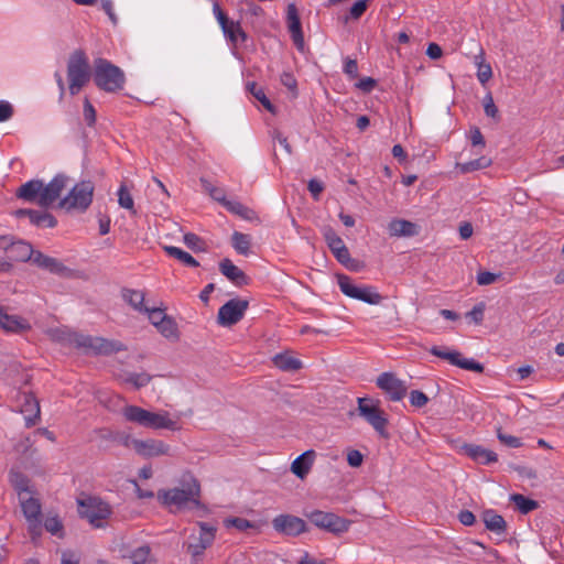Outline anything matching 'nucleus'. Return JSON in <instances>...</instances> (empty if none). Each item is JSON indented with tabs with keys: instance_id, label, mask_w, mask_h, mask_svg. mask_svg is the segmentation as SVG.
Listing matches in <instances>:
<instances>
[{
	"instance_id": "052dcab7",
	"label": "nucleus",
	"mask_w": 564,
	"mask_h": 564,
	"mask_svg": "<svg viewBox=\"0 0 564 564\" xmlns=\"http://www.w3.org/2000/svg\"><path fill=\"white\" fill-rule=\"evenodd\" d=\"M364 462V455L357 449H350L347 453V463L351 467H359Z\"/></svg>"
},
{
	"instance_id": "ddd939ff",
	"label": "nucleus",
	"mask_w": 564,
	"mask_h": 564,
	"mask_svg": "<svg viewBox=\"0 0 564 564\" xmlns=\"http://www.w3.org/2000/svg\"><path fill=\"white\" fill-rule=\"evenodd\" d=\"M433 356L441 359L447 360L451 365L459 367L465 370L475 372H482L484 366L474 359L463 358L460 352L456 350H449L443 346H433L429 350Z\"/></svg>"
},
{
	"instance_id": "a19ab883",
	"label": "nucleus",
	"mask_w": 564,
	"mask_h": 564,
	"mask_svg": "<svg viewBox=\"0 0 564 564\" xmlns=\"http://www.w3.org/2000/svg\"><path fill=\"white\" fill-rule=\"evenodd\" d=\"M152 377L147 372H127L122 377V381L124 383L132 384L135 389L143 388L148 386L151 381Z\"/></svg>"
},
{
	"instance_id": "7ed1b4c3",
	"label": "nucleus",
	"mask_w": 564,
	"mask_h": 564,
	"mask_svg": "<svg viewBox=\"0 0 564 564\" xmlns=\"http://www.w3.org/2000/svg\"><path fill=\"white\" fill-rule=\"evenodd\" d=\"M126 421L151 430L178 431V417L174 419L169 411L152 412L138 405H126L122 409Z\"/></svg>"
},
{
	"instance_id": "e433bc0d",
	"label": "nucleus",
	"mask_w": 564,
	"mask_h": 564,
	"mask_svg": "<svg viewBox=\"0 0 564 564\" xmlns=\"http://www.w3.org/2000/svg\"><path fill=\"white\" fill-rule=\"evenodd\" d=\"M164 250L170 257H173L181 261L184 265L196 268L198 267V262L189 254L188 252L182 250L178 247L166 246Z\"/></svg>"
},
{
	"instance_id": "9b49d317",
	"label": "nucleus",
	"mask_w": 564,
	"mask_h": 564,
	"mask_svg": "<svg viewBox=\"0 0 564 564\" xmlns=\"http://www.w3.org/2000/svg\"><path fill=\"white\" fill-rule=\"evenodd\" d=\"M310 521L319 529L339 534L347 532L350 521L332 512L313 511L308 514Z\"/></svg>"
},
{
	"instance_id": "473e14b6",
	"label": "nucleus",
	"mask_w": 564,
	"mask_h": 564,
	"mask_svg": "<svg viewBox=\"0 0 564 564\" xmlns=\"http://www.w3.org/2000/svg\"><path fill=\"white\" fill-rule=\"evenodd\" d=\"M21 508L26 520L29 519H37L41 516V505L37 499H35L32 494L29 496H24L19 498Z\"/></svg>"
},
{
	"instance_id": "774afa93",
	"label": "nucleus",
	"mask_w": 564,
	"mask_h": 564,
	"mask_svg": "<svg viewBox=\"0 0 564 564\" xmlns=\"http://www.w3.org/2000/svg\"><path fill=\"white\" fill-rule=\"evenodd\" d=\"M61 564H79V556L73 551H64L62 553Z\"/></svg>"
},
{
	"instance_id": "49530a36",
	"label": "nucleus",
	"mask_w": 564,
	"mask_h": 564,
	"mask_svg": "<svg viewBox=\"0 0 564 564\" xmlns=\"http://www.w3.org/2000/svg\"><path fill=\"white\" fill-rule=\"evenodd\" d=\"M227 528L234 527L239 531H247L248 529H254L256 524L245 518H228L225 520Z\"/></svg>"
},
{
	"instance_id": "4be33fe9",
	"label": "nucleus",
	"mask_w": 564,
	"mask_h": 564,
	"mask_svg": "<svg viewBox=\"0 0 564 564\" xmlns=\"http://www.w3.org/2000/svg\"><path fill=\"white\" fill-rule=\"evenodd\" d=\"M460 451L478 464L489 465L498 460V455L480 445L464 444Z\"/></svg>"
},
{
	"instance_id": "58836bf2",
	"label": "nucleus",
	"mask_w": 564,
	"mask_h": 564,
	"mask_svg": "<svg viewBox=\"0 0 564 564\" xmlns=\"http://www.w3.org/2000/svg\"><path fill=\"white\" fill-rule=\"evenodd\" d=\"M510 500L514 503L517 509L523 514H527L539 507L535 500L527 498L525 496L520 494L511 495Z\"/></svg>"
},
{
	"instance_id": "79ce46f5",
	"label": "nucleus",
	"mask_w": 564,
	"mask_h": 564,
	"mask_svg": "<svg viewBox=\"0 0 564 564\" xmlns=\"http://www.w3.org/2000/svg\"><path fill=\"white\" fill-rule=\"evenodd\" d=\"M247 89L252 94V96L259 100L262 106L270 112L274 113V107L269 100V98L265 96L264 90L259 87L256 83H248Z\"/></svg>"
},
{
	"instance_id": "a878e982",
	"label": "nucleus",
	"mask_w": 564,
	"mask_h": 564,
	"mask_svg": "<svg viewBox=\"0 0 564 564\" xmlns=\"http://www.w3.org/2000/svg\"><path fill=\"white\" fill-rule=\"evenodd\" d=\"M15 216L28 217L30 223L36 226L53 228L56 226L57 221L54 216L46 212H37L32 209H19L15 212Z\"/></svg>"
},
{
	"instance_id": "393cba45",
	"label": "nucleus",
	"mask_w": 564,
	"mask_h": 564,
	"mask_svg": "<svg viewBox=\"0 0 564 564\" xmlns=\"http://www.w3.org/2000/svg\"><path fill=\"white\" fill-rule=\"evenodd\" d=\"M316 453L313 449H308L297 456L291 464V471L300 479H304L310 473L314 462Z\"/></svg>"
},
{
	"instance_id": "a18cd8bd",
	"label": "nucleus",
	"mask_w": 564,
	"mask_h": 564,
	"mask_svg": "<svg viewBox=\"0 0 564 564\" xmlns=\"http://www.w3.org/2000/svg\"><path fill=\"white\" fill-rule=\"evenodd\" d=\"M492 77V68L490 64L485 63L484 61L477 62V79L479 83L485 86L490 78Z\"/></svg>"
},
{
	"instance_id": "6e6d98bb",
	"label": "nucleus",
	"mask_w": 564,
	"mask_h": 564,
	"mask_svg": "<svg viewBox=\"0 0 564 564\" xmlns=\"http://www.w3.org/2000/svg\"><path fill=\"white\" fill-rule=\"evenodd\" d=\"M429 402L427 395L419 390H413L410 393V403L415 408H423Z\"/></svg>"
},
{
	"instance_id": "6ab92c4d",
	"label": "nucleus",
	"mask_w": 564,
	"mask_h": 564,
	"mask_svg": "<svg viewBox=\"0 0 564 564\" xmlns=\"http://www.w3.org/2000/svg\"><path fill=\"white\" fill-rule=\"evenodd\" d=\"M199 534L192 535L193 541L188 544L187 550L193 556H198L210 546L215 540L216 528L206 522H198Z\"/></svg>"
},
{
	"instance_id": "5fc2aeb1",
	"label": "nucleus",
	"mask_w": 564,
	"mask_h": 564,
	"mask_svg": "<svg viewBox=\"0 0 564 564\" xmlns=\"http://www.w3.org/2000/svg\"><path fill=\"white\" fill-rule=\"evenodd\" d=\"M84 119L89 127H93L96 122V110L88 98L84 99Z\"/></svg>"
},
{
	"instance_id": "de8ad7c7",
	"label": "nucleus",
	"mask_w": 564,
	"mask_h": 564,
	"mask_svg": "<svg viewBox=\"0 0 564 564\" xmlns=\"http://www.w3.org/2000/svg\"><path fill=\"white\" fill-rule=\"evenodd\" d=\"M370 0H357L349 9V18L359 20L369 7Z\"/></svg>"
},
{
	"instance_id": "4c0bfd02",
	"label": "nucleus",
	"mask_w": 564,
	"mask_h": 564,
	"mask_svg": "<svg viewBox=\"0 0 564 564\" xmlns=\"http://www.w3.org/2000/svg\"><path fill=\"white\" fill-rule=\"evenodd\" d=\"M491 159L487 156H480L479 159L471 160L465 163H457L456 167L460 173L466 174L474 171L482 170L491 165Z\"/></svg>"
},
{
	"instance_id": "412c9836",
	"label": "nucleus",
	"mask_w": 564,
	"mask_h": 564,
	"mask_svg": "<svg viewBox=\"0 0 564 564\" xmlns=\"http://www.w3.org/2000/svg\"><path fill=\"white\" fill-rule=\"evenodd\" d=\"M286 21L291 37L295 46L302 51L304 48V36L299 12L294 3H290L288 6Z\"/></svg>"
},
{
	"instance_id": "39448f33",
	"label": "nucleus",
	"mask_w": 564,
	"mask_h": 564,
	"mask_svg": "<svg viewBox=\"0 0 564 564\" xmlns=\"http://www.w3.org/2000/svg\"><path fill=\"white\" fill-rule=\"evenodd\" d=\"M94 82L98 88L107 93H116L123 88V72L105 58H97L94 64Z\"/></svg>"
},
{
	"instance_id": "0eeeda50",
	"label": "nucleus",
	"mask_w": 564,
	"mask_h": 564,
	"mask_svg": "<svg viewBox=\"0 0 564 564\" xmlns=\"http://www.w3.org/2000/svg\"><path fill=\"white\" fill-rule=\"evenodd\" d=\"M68 89L70 95H77L90 79L89 64L83 51H75L67 64Z\"/></svg>"
},
{
	"instance_id": "4468645a",
	"label": "nucleus",
	"mask_w": 564,
	"mask_h": 564,
	"mask_svg": "<svg viewBox=\"0 0 564 564\" xmlns=\"http://www.w3.org/2000/svg\"><path fill=\"white\" fill-rule=\"evenodd\" d=\"M248 305V301L241 299H232L228 301L218 310V324L221 326H231L237 324L243 317Z\"/></svg>"
},
{
	"instance_id": "603ef678",
	"label": "nucleus",
	"mask_w": 564,
	"mask_h": 564,
	"mask_svg": "<svg viewBox=\"0 0 564 564\" xmlns=\"http://www.w3.org/2000/svg\"><path fill=\"white\" fill-rule=\"evenodd\" d=\"M143 313L148 314L149 321L151 322V324L154 327L159 326L160 323H162L163 319H165L169 316L164 313V310L155 308V307L154 308L148 307V311H143Z\"/></svg>"
},
{
	"instance_id": "e2e57ef3",
	"label": "nucleus",
	"mask_w": 564,
	"mask_h": 564,
	"mask_svg": "<svg viewBox=\"0 0 564 564\" xmlns=\"http://www.w3.org/2000/svg\"><path fill=\"white\" fill-rule=\"evenodd\" d=\"M13 115V108L8 101H0V122L9 120Z\"/></svg>"
},
{
	"instance_id": "c9c22d12",
	"label": "nucleus",
	"mask_w": 564,
	"mask_h": 564,
	"mask_svg": "<svg viewBox=\"0 0 564 564\" xmlns=\"http://www.w3.org/2000/svg\"><path fill=\"white\" fill-rule=\"evenodd\" d=\"M123 557L129 558L132 564H147L152 561L151 547L149 545H141L128 554H123Z\"/></svg>"
},
{
	"instance_id": "c03bdc74",
	"label": "nucleus",
	"mask_w": 564,
	"mask_h": 564,
	"mask_svg": "<svg viewBox=\"0 0 564 564\" xmlns=\"http://www.w3.org/2000/svg\"><path fill=\"white\" fill-rule=\"evenodd\" d=\"M118 203L120 207L130 210L132 214H135L134 202L131 194L128 192L126 186H120L118 191Z\"/></svg>"
},
{
	"instance_id": "2eb2a0df",
	"label": "nucleus",
	"mask_w": 564,
	"mask_h": 564,
	"mask_svg": "<svg viewBox=\"0 0 564 564\" xmlns=\"http://www.w3.org/2000/svg\"><path fill=\"white\" fill-rule=\"evenodd\" d=\"M213 12L218 21L226 39L234 45H236L239 41L243 42L247 39L245 31L242 30L239 22L231 21L228 19L227 14L221 10L218 3H214Z\"/></svg>"
},
{
	"instance_id": "f704fd0d",
	"label": "nucleus",
	"mask_w": 564,
	"mask_h": 564,
	"mask_svg": "<svg viewBox=\"0 0 564 564\" xmlns=\"http://www.w3.org/2000/svg\"><path fill=\"white\" fill-rule=\"evenodd\" d=\"M156 330L166 339L177 340L180 337L178 327L173 317L167 316L155 327Z\"/></svg>"
},
{
	"instance_id": "ea45409f",
	"label": "nucleus",
	"mask_w": 564,
	"mask_h": 564,
	"mask_svg": "<svg viewBox=\"0 0 564 564\" xmlns=\"http://www.w3.org/2000/svg\"><path fill=\"white\" fill-rule=\"evenodd\" d=\"M234 249L242 256H247L250 251L251 239L249 235L235 231L231 237Z\"/></svg>"
},
{
	"instance_id": "f257e3e1",
	"label": "nucleus",
	"mask_w": 564,
	"mask_h": 564,
	"mask_svg": "<svg viewBox=\"0 0 564 564\" xmlns=\"http://www.w3.org/2000/svg\"><path fill=\"white\" fill-rule=\"evenodd\" d=\"M67 177L58 174L50 183L44 184L40 180H31L22 184L17 196L25 202L35 203L42 208L52 206L65 189Z\"/></svg>"
},
{
	"instance_id": "864d4df0",
	"label": "nucleus",
	"mask_w": 564,
	"mask_h": 564,
	"mask_svg": "<svg viewBox=\"0 0 564 564\" xmlns=\"http://www.w3.org/2000/svg\"><path fill=\"white\" fill-rule=\"evenodd\" d=\"M501 276V273H492L489 271H479L476 276V281L478 285H489L495 283L499 278Z\"/></svg>"
},
{
	"instance_id": "a211bd4d",
	"label": "nucleus",
	"mask_w": 564,
	"mask_h": 564,
	"mask_svg": "<svg viewBox=\"0 0 564 564\" xmlns=\"http://www.w3.org/2000/svg\"><path fill=\"white\" fill-rule=\"evenodd\" d=\"M377 387L384 391L392 401H400L406 393L405 383L392 372H382L377 378Z\"/></svg>"
},
{
	"instance_id": "aec40b11",
	"label": "nucleus",
	"mask_w": 564,
	"mask_h": 564,
	"mask_svg": "<svg viewBox=\"0 0 564 564\" xmlns=\"http://www.w3.org/2000/svg\"><path fill=\"white\" fill-rule=\"evenodd\" d=\"M20 412L24 415L26 426H32L40 417V404L32 393L23 392L18 399Z\"/></svg>"
},
{
	"instance_id": "8fccbe9b",
	"label": "nucleus",
	"mask_w": 564,
	"mask_h": 564,
	"mask_svg": "<svg viewBox=\"0 0 564 564\" xmlns=\"http://www.w3.org/2000/svg\"><path fill=\"white\" fill-rule=\"evenodd\" d=\"M204 188L209 193L213 199L219 202L223 206L227 202L226 193L223 188L214 186L210 183H204Z\"/></svg>"
},
{
	"instance_id": "b1692460",
	"label": "nucleus",
	"mask_w": 564,
	"mask_h": 564,
	"mask_svg": "<svg viewBox=\"0 0 564 564\" xmlns=\"http://www.w3.org/2000/svg\"><path fill=\"white\" fill-rule=\"evenodd\" d=\"M0 328L7 333H23L31 329V324L28 319L19 315H10L3 310L0 312Z\"/></svg>"
},
{
	"instance_id": "cd10ccee",
	"label": "nucleus",
	"mask_w": 564,
	"mask_h": 564,
	"mask_svg": "<svg viewBox=\"0 0 564 564\" xmlns=\"http://www.w3.org/2000/svg\"><path fill=\"white\" fill-rule=\"evenodd\" d=\"M219 270L220 272L234 284L241 286L248 284V276L245 274V272L239 269L237 265H235L231 260L224 259L219 263Z\"/></svg>"
},
{
	"instance_id": "69168bd1",
	"label": "nucleus",
	"mask_w": 564,
	"mask_h": 564,
	"mask_svg": "<svg viewBox=\"0 0 564 564\" xmlns=\"http://www.w3.org/2000/svg\"><path fill=\"white\" fill-rule=\"evenodd\" d=\"M281 83L283 86H285L291 91L296 90V79L294 78V76L291 73H286V72L283 73L281 75Z\"/></svg>"
},
{
	"instance_id": "1a4fd4ad",
	"label": "nucleus",
	"mask_w": 564,
	"mask_h": 564,
	"mask_svg": "<svg viewBox=\"0 0 564 564\" xmlns=\"http://www.w3.org/2000/svg\"><path fill=\"white\" fill-rule=\"evenodd\" d=\"M78 512L94 528H104L107 519L111 514V509L107 502L100 499L88 498L79 501Z\"/></svg>"
},
{
	"instance_id": "f3484780",
	"label": "nucleus",
	"mask_w": 564,
	"mask_h": 564,
	"mask_svg": "<svg viewBox=\"0 0 564 564\" xmlns=\"http://www.w3.org/2000/svg\"><path fill=\"white\" fill-rule=\"evenodd\" d=\"M272 527L278 533L289 536H297L307 530L305 521L292 514L276 516L272 520Z\"/></svg>"
},
{
	"instance_id": "72a5a7b5",
	"label": "nucleus",
	"mask_w": 564,
	"mask_h": 564,
	"mask_svg": "<svg viewBox=\"0 0 564 564\" xmlns=\"http://www.w3.org/2000/svg\"><path fill=\"white\" fill-rule=\"evenodd\" d=\"M484 522L488 530L498 534L503 533L507 528V523L503 517L492 510H487L484 512Z\"/></svg>"
},
{
	"instance_id": "dca6fc26",
	"label": "nucleus",
	"mask_w": 564,
	"mask_h": 564,
	"mask_svg": "<svg viewBox=\"0 0 564 564\" xmlns=\"http://www.w3.org/2000/svg\"><path fill=\"white\" fill-rule=\"evenodd\" d=\"M130 444L138 455L145 458L171 455V446L162 440H132Z\"/></svg>"
},
{
	"instance_id": "bf43d9fd",
	"label": "nucleus",
	"mask_w": 564,
	"mask_h": 564,
	"mask_svg": "<svg viewBox=\"0 0 564 564\" xmlns=\"http://www.w3.org/2000/svg\"><path fill=\"white\" fill-rule=\"evenodd\" d=\"M485 304L479 303L467 313V317L473 319L476 324H480L484 319Z\"/></svg>"
},
{
	"instance_id": "bb28decb",
	"label": "nucleus",
	"mask_w": 564,
	"mask_h": 564,
	"mask_svg": "<svg viewBox=\"0 0 564 564\" xmlns=\"http://www.w3.org/2000/svg\"><path fill=\"white\" fill-rule=\"evenodd\" d=\"M391 237H413L420 232L419 226L405 219H392L388 225Z\"/></svg>"
},
{
	"instance_id": "37998d69",
	"label": "nucleus",
	"mask_w": 564,
	"mask_h": 564,
	"mask_svg": "<svg viewBox=\"0 0 564 564\" xmlns=\"http://www.w3.org/2000/svg\"><path fill=\"white\" fill-rule=\"evenodd\" d=\"M224 207L235 214V215H238L245 219H249L251 217V215L253 214V212L248 208L247 206L242 205L241 203L237 202V200H229L227 199V202L224 204Z\"/></svg>"
},
{
	"instance_id": "5701e85b",
	"label": "nucleus",
	"mask_w": 564,
	"mask_h": 564,
	"mask_svg": "<svg viewBox=\"0 0 564 564\" xmlns=\"http://www.w3.org/2000/svg\"><path fill=\"white\" fill-rule=\"evenodd\" d=\"M325 239L327 242V246L329 247L330 251L335 256V258L344 265H348V262L350 261V253L348 248L346 247L344 240L337 236L334 231L328 230L325 234Z\"/></svg>"
},
{
	"instance_id": "f8f14e48",
	"label": "nucleus",
	"mask_w": 564,
	"mask_h": 564,
	"mask_svg": "<svg viewBox=\"0 0 564 564\" xmlns=\"http://www.w3.org/2000/svg\"><path fill=\"white\" fill-rule=\"evenodd\" d=\"M0 250L4 251L11 261L32 260L34 250L29 242L14 240L12 236H0Z\"/></svg>"
},
{
	"instance_id": "338daca9",
	"label": "nucleus",
	"mask_w": 564,
	"mask_h": 564,
	"mask_svg": "<svg viewBox=\"0 0 564 564\" xmlns=\"http://www.w3.org/2000/svg\"><path fill=\"white\" fill-rule=\"evenodd\" d=\"M470 142L473 147H485V138L479 128H474L470 131Z\"/></svg>"
},
{
	"instance_id": "2f4dec72",
	"label": "nucleus",
	"mask_w": 564,
	"mask_h": 564,
	"mask_svg": "<svg viewBox=\"0 0 564 564\" xmlns=\"http://www.w3.org/2000/svg\"><path fill=\"white\" fill-rule=\"evenodd\" d=\"M122 297L135 311L140 313H143V311H148V306L144 305L145 295L142 291L123 289Z\"/></svg>"
},
{
	"instance_id": "3c124183",
	"label": "nucleus",
	"mask_w": 564,
	"mask_h": 564,
	"mask_svg": "<svg viewBox=\"0 0 564 564\" xmlns=\"http://www.w3.org/2000/svg\"><path fill=\"white\" fill-rule=\"evenodd\" d=\"M482 105H484V110H485L486 116L494 118V119L498 118L499 110H498L497 106L495 105L494 98L490 93L484 97Z\"/></svg>"
},
{
	"instance_id": "4d7b16f0",
	"label": "nucleus",
	"mask_w": 564,
	"mask_h": 564,
	"mask_svg": "<svg viewBox=\"0 0 564 564\" xmlns=\"http://www.w3.org/2000/svg\"><path fill=\"white\" fill-rule=\"evenodd\" d=\"M497 436L502 444H505L509 447L518 448L522 445V442L519 437L503 434L500 430L498 431Z\"/></svg>"
},
{
	"instance_id": "c756f323",
	"label": "nucleus",
	"mask_w": 564,
	"mask_h": 564,
	"mask_svg": "<svg viewBox=\"0 0 564 564\" xmlns=\"http://www.w3.org/2000/svg\"><path fill=\"white\" fill-rule=\"evenodd\" d=\"M9 480L18 492L19 498L33 494L30 480L22 473L12 469L9 474Z\"/></svg>"
},
{
	"instance_id": "13d9d810",
	"label": "nucleus",
	"mask_w": 564,
	"mask_h": 564,
	"mask_svg": "<svg viewBox=\"0 0 564 564\" xmlns=\"http://www.w3.org/2000/svg\"><path fill=\"white\" fill-rule=\"evenodd\" d=\"M184 243L194 251L202 250V240L193 232L184 235Z\"/></svg>"
},
{
	"instance_id": "f03ea898",
	"label": "nucleus",
	"mask_w": 564,
	"mask_h": 564,
	"mask_svg": "<svg viewBox=\"0 0 564 564\" xmlns=\"http://www.w3.org/2000/svg\"><path fill=\"white\" fill-rule=\"evenodd\" d=\"M54 337L59 341L80 348L85 352L96 355H110L126 349L120 341L108 340L102 337H93L66 329H56Z\"/></svg>"
},
{
	"instance_id": "7c9ffc66",
	"label": "nucleus",
	"mask_w": 564,
	"mask_h": 564,
	"mask_svg": "<svg viewBox=\"0 0 564 564\" xmlns=\"http://www.w3.org/2000/svg\"><path fill=\"white\" fill-rule=\"evenodd\" d=\"M272 361L276 368L283 371H296L303 367L300 359L286 352L275 355Z\"/></svg>"
},
{
	"instance_id": "680f3d73",
	"label": "nucleus",
	"mask_w": 564,
	"mask_h": 564,
	"mask_svg": "<svg viewBox=\"0 0 564 564\" xmlns=\"http://www.w3.org/2000/svg\"><path fill=\"white\" fill-rule=\"evenodd\" d=\"M344 73L347 74L351 78H356L358 76V64L356 59L347 58L344 65Z\"/></svg>"
},
{
	"instance_id": "0e129e2a",
	"label": "nucleus",
	"mask_w": 564,
	"mask_h": 564,
	"mask_svg": "<svg viewBox=\"0 0 564 564\" xmlns=\"http://www.w3.org/2000/svg\"><path fill=\"white\" fill-rule=\"evenodd\" d=\"M28 523H29V532H30L32 539H36L37 536H40L41 532H42V525H41L40 518L29 519Z\"/></svg>"
},
{
	"instance_id": "6e6552de",
	"label": "nucleus",
	"mask_w": 564,
	"mask_h": 564,
	"mask_svg": "<svg viewBox=\"0 0 564 564\" xmlns=\"http://www.w3.org/2000/svg\"><path fill=\"white\" fill-rule=\"evenodd\" d=\"M337 283L343 294L350 299L365 302L370 305H378L382 301V296L372 285H357L345 274L337 275Z\"/></svg>"
},
{
	"instance_id": "c85d7f7f",
	"label": "nucleus",
	"mask_w": 564,
	"mask_h": 564,
	"mask_svg": "<svg viewBox=\"0 0 564 564\" xmlns=\"http://www.w3.org/2000/svg\"><path fill=\"white\" fill-rule=\"evenodd\" d=\"M32 261L40 268H43L52 273L61 274L66 270V267L55 258L43 254L40 251H34Z\"/></svg>"
},
{
	"instance_id": "423d86ee",
	"label": "nucleus",
	"mask_w": 564,
	"mask_h": 564,
	"mask_svg": "<svg viewBox=\"0 0 564 564\" xmlns=\"http://www.w3.org/2000/svg\"><path fill=\"white\" fill-rule=\"evenodd\" d=\"M95 186L91 181H80L59 199L58 207L66 213H84L93 203Z\"/></svg>"
},
{
	"instance_id": "9d476101",
	"label": "nucleus",
	"mask_w": 564,
	"mask_h": 564,
	"mask_svg": "<svg viewBox=\"0 0 564 564\" xmlns=\"http://www.w3.org/2000/svg\"><path fill=\"white\" fill-rule=\"evenodd\" d=\"M359 414L379 433L382 437H388L387 425L388 420L384 412L379 409L372 400L367 398H358Z\"/></svg>"
},
{
	"instance_id": "20e7f679",
	"label": "nucleus",
	"mask_w": 564,
	"mask_h": 564,
	"mask_svg": "<svg viewBox=\"0 0 564 564\" xmlns=\"http://www.w3.org/2000/svg\"><path fill=\"white\" fill-rule=\"evenodd\" d=\"M199 491L200 487L198 481L192 478L189 481L184 482L181 488L176 487L167 490H159L158 499L162 505L173 510H182L191 505H199Z\"/></svg>"
},
{
	"instance_id": "09e8293b",
	"label": "nucleus",
	"mask_w": 564,
	"mask_h": 564,
	"mask_svg": "<svg viewBox=\"0 0 564 564\" xmlns=\"http://www.w3.org/2000/svg\"><path fill=\"white\" fill-rule=\"evenodd\" d=\"M44 528L47 532L52 533L53 535H63V524L57 517L46 518L44 522Z\"/></svg>"
}]
</instances>
